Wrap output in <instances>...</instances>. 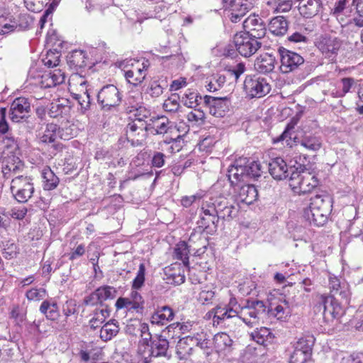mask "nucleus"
Returning <instances> with one entry per match:
<instances>
[{"label": "nucleus", "mask_w": 363, "mask_h": 363, "mask_svg": "<svg viewBox=\"0 0 363 363\" xmlns=\"http://www.w3.org/2000/svg\"><path fill=\"white\" fill-rule=\"evenodd\" d=\"M201 209V224L207 228L211 224L215 225L220 218H234L238 212L239 207L231 199L219 196L203 204Z\"/></svg>", "instance_id": "1"}, {"label": "nucleus", "mask_w": 363, "mask_h": 363, "mask_svg": "<svg viewBox=\"0 0 363 363\" xmlns=\"http://www.w3.org/2000/svg\"><path fill=\"white\" fill-rule=\"evenodd\" d=\"M237 317L250 328L259 325L266 311V306L262 301L248 300L243 306L237 304Z\"/></svg>", "instance_id": "2"}, {"label": "nucleus", "mask_w": 363, "mask_h": 363, "mask_svg": "<svg viewBox=\"0 0 363 363\" xmlns=\"http://www.w3.org/2000/svg\"><path fill=\"white\" fill-rule=\"evenodd\" d=\"M318 185L316 177L307 170L294 171L289 178V186L297 194L311 193Z\"/></svg>", "instance_id": "3"}, {"label": "nucleus", "mask_w": 363, "mask_h": 363, "mask_svg": "<svg viewBox=\"0 0 363 363\" xmlns=\"http://www.w3.org/2000/svg\"><path fill=\"white\" fill-rule=\"evenodd\" d=\"M10 191L13 197L19 203L27 202L35 191L33 179L29 176L12 179Z\"/></svg>", "instance_id": "4"}, {"label": "nucleus", "mask_w": 363, "mask_h": 363, "mask_svg": "<svg viewBox=\"0 0 363 363\" xmlns=\"http://www.w3.org/2000/svg\"><path fill=\"white\" fill-rule=\"evenodd\" d=\"M117 66L124 72V76L129 84L137 86L145 77L147 66L143 62L141 65L135 60H125L116 63Z\"/></svg>", "instance_id": "5"}, {"label": "nucleus", "mask_w": 363, "mask_h": 363, "mask_svg": "<svg viewBox=\"0 0 363 363\" xmlns=\"http://www.w3.org/2000/svg\"><path fill=\"white\" fill-rule=\"evenodd\" d=\"M244 90L250 99L262 98L269 93L271 85L264 77L248 75L244 81Z\"/></svg>", "instance_id": "6"}, {"label": "nucleus", "mask_w": 363, "mask_h": 363, "mask_svg": "<svg viewBox=\"0 0 363 363\" xmlns=\"http://www.w3.org/2000/svg\"><path fill=\"white\" fill-rule=\"evenodd\" d=\"M233 43L237 51L245 57L255 54L262 45L259 39L245 32L236 33L233 38Z\"/></svg>", "instance_id": "7"}, {"label": "nucleus", "mask_w": 363, "mask_h": 363, "mask_svg": "<svg viewBox=\"0 0 363 363\" xmlns=\"http://www.w3.org/2000/svg\"><path fill=\"white\" fill-rule=\"evenodd\" d=\"M252 0H223L228 18L233 23L239 22L253 7Z\"/></svg>", "instance_id": "8"}, {"label": "nucleus", "mask_w": 363, "mask_h": 363, "mask_svg": "<svg viewBox=\"0 0 363 363\" xmlns=\"http://www.w3.org/2000/svg\"><path fill=\"white\" fill-rule=\"evenodd\" d=\"M97 101L103 108L109 109L119 105L121 101V93L115 85L108 84L99 91Z\"/></svg>", "instance_id": "9"}, {"label": "nucleus", "mask_w": 363, "mask_h": 363, "mask_svg": "<svg viewBox=\"0 0 363 363\" xmlns=\"http://www.w3.org/2000/svg\"><path fill=\"white\" fill-rule=\"evenodd\" d=\"M279 52L281 60L280 70L282 73L293 72L304 62L303 57L295 52L280 48Z\"/></svg>", "instance_id": "10"}, {"label": "nucleus", "mask_w": 363, "mask_h": 363, "mask_svg": "<svg viewBox=\"0 0 363 363\" xmlns=\"http://www.w3.org/2000/svg\"><path fill=\"white\" fill-rule=\"evenodd\" d=\"M237 301L235 298H231L229 303L226 306L218 305L211 311H210L206 315L208 318L213 317V324H219L222 320L237 317Z\"/></svg>", "instance_id": "11"}, {"label": "nucleus", "mask_w": 363, "mask_h": 363, "mask_svg": "<svg viewBox=\"0 0 363 363\" xmlns=\"http://www.w3.org/2000/svg\"><path fill=\"white\" fill-rule=\"evenodd\" d=\"M315 45L326 58L334 60L337 55L341 43L336 38L320 36L317 39Z\"/></svg>", "instance_id": "12"}, {"label": "nucleus", "mask_w": 363, "mask_h": 363, "mask_svg": "<svg viewBox=\"0 0 363 363\" xmlns=\"http://www.w3.org/2000/svg\"><path fill=\"white\" fill-rule=\"evenodd\" d=\"M247 162L248 160L246 157L239 158L229 167L228 177L232 185L238 186L240 182H246Z\"/></svg>", "instance_id": "13"}, {"label": "nucleus", "mask_w": 363, "mask_h": 363, "mask_svg": "<svg viewBox=\"0 0 363 363\" xmlns=\"http://www.w3.org/2000/svg\"><path fill=\"white\" fill-rule=\"evenodd\" d=\"M204 102L208 107L209 113L218 118L223 117L229 110L230 101L227 97L205 96Z\"/></svg>", "instance_id": "14"}, {"label": "nucleus", "mask_w": 363, "mask_h": 363, "mask_svg": "<svg viewBox=\"0 0 363 363\" xmlns=\"http://www.w3.org/2000/svg\"><path fill=\"white\" fill-rule=\"evenodd\" d=\"M65 73L60 69L45 72L36 79L34 84L40 88H50L61 84L65 82Z\"/></svg>", "instance_id": "15"}, {"label": "nucleus", "mask_w": 363, "mask_h": 363, "mask_svg": "<svg viewBox=\"0 0 363 363\" xmlns=\"http://www.w3.org/2000/svg\"><path fill=\"white\" fill-rule=\"evenodd\" d=\"M116 290L113 286H103L98 288L85 299L86 305L94 306L102 303L108 299H112L116 296Z\"/></svg>", "instance_id": "16"}, {"label": "nucleus", "mask_w": 363, "mask_h": 363, "mask_svg": "<svg viewBox=\"0 0 363 363\" xmlns=\"http://www.w3.org/2000/svg\"><path fill=\"white\" fill-rule=\"evenodd\" d=\"M24 170L23 162L18 157H13L4 162L2 173L5 179H15L16 177H23L26 175L21 174Z\"/></svg>", "instance_id": "17"}, {"label": "nucleus", "mask_w": 363, "mask_h": 363, "mask_svg": "<svg viewBox=\"0 0 363 363\" xmlns=\"http://www.w3.org/2000/svg\"><path fill=\"white\" fill-rule=\"evenodd\" d=\"M243 26L250 35L260 39L266 33V28L263 21L257 16H250L243 23Z\"/></svg>", "instance_id": "18"}, {"label": "nucleus", "mask_w": 363, "mask_h": 363, "mask_svg": "<svg viewBox=\"0 0 363 363\" xmlns=\"http://www.w3.org/2000/svg\"><path fill=\"white\" fill-rule=\"evenodd\" d=\"M30 109V102L26 98L19 97L16 99L10 108L11 119L13 122H19L24 118Z\"/></svg>", "instance_id": "19"}, {"label": "nucleus", "mask_w": 363, "mask_h": 363, "mask_svg": "<svg viewBox=\"0 0 363 363\" xmlns=\"http://www.w3.org/2000/svg\"><path fill=\"white\" fill-rule=\"evenodd\" d=\"M38 138L40 143L48 144L55 143L58 138L67 140L61 133L60 128L55 123H48L44 129L38 133Z\"/></svg>", "instance_id": "20"}, {"label": "nucleus", "mask_w": 363, "mask_h": 363, "mask_svg": "<svg viewBox=\"0 0 363 363\" xmlns=\"http://www.w3.org/2000/svg\"><path fill=\"white\" fill-rule=\"evenodd\" d=\"M269 172L277 180L286 179L289 175V167L281 157L272 159L268 165Z\"/></svg>", "instance_id": "21"}, {"label": "nucleus", "mask_w": 363, "mask_h": 363, "mask_svg": "<svg viewBox=\"0 0 363 363\" xmlns=\"http://www.w3.org/2000/svg\"><path fill=\"white\" fill-rule=\"evenodd\" d=\"M149 128L154 134H165L173 128V123L164 116L152 117L148 124Z\"/></svg>", "instance_id": "22"}, {"label": "nucleus", "mask_w": 363, "mask_h": 363, "mask_svg": "<svg viewBox=\"0 0 363 363\" xmlns=\"http://www.w3.org/2000/svg\"><path fill=\"white\" fill-rule=\"evenodd\" d=\"M319 208L308 206L304 209L303 217L311 223L316 226L325 225L328 218L330 213L320 211Z\"/></svg>", "instance_id": "23"}, {"label": "nucleus", "mask_w": 363, "mask_h": 363, "mask_svg": "<svg viewBox=\"0 0 363 363\" xmlns=\"http://www.w3.org/2000/svg\"><path fill=\"white\" fill-rule=\"evenodd\" d=\"M258 192L254 185L245 184L239 187L236 193L238 202L250 205L257 199Z\"/></svg>", "instance_id": "24"}, {"label": "nucleus", "mask_w": 363, "mask_h": 363, "mask_svg": "<svg viewBox=\"0 0 363 363\" xmlns=\"http://www.w3.org/2000/svg\"><path fill=\"white\" fill-rule=\"evenodd\" d=\"M277 64L275 57L269 53L261 54L255 62V69L262 74L272 72Z\"/></svg>", "instance_id": "25"}, {"label": "nucleus", "mask_w": 363, "mask_h": 363, "mask_svg": "<svg viewBox=\"0 0 363 363\" xmlns=\"http://www.w3.org/2000/svg\"><path fill=\"white\" fill-rule=\"evenodd\" d=\"M316 309L323 311V318L326 322L333 321L334 320L333 296L321 295L316 305Z\"/></svg>", "instance_id": "26"}, {"label": "nucleus", "mask_w": 363, "mask_h": 363, "mask_svg": "<svg viewBox=\"0 0 363 363\" xmlns=\"http://www.w3.org/2000/svg\"><path fill=\"white\" fill-rule=\"evenodd\" d=\"M194 344L191 335L181 338L176 347V354L181 360H187L193 354Z\"/></svg>", "instance_id": "27"}, {"label": "nucleus", "mask_w": 363, "mask_h": 363, "mask_svg": "<svg viewBox=\"0 0 363 363\" xmlns=\"http://www.w3.org/2000/svg\"><path fill=\"white\" fill-rule=\"evenodd\" d=\"M309 206L319 208L324 213H331L333 199L328 194H317L311 199Z\"/></svg>", "instance_id": "28"}, {"label": "nucleus", "mask_w": 363, "mask_h": 363, "mask_svg": "<svg viewBox=\"0 0 363 363\" xmlns=\"http://www.w3.org/2000/svg\"><path fill=\"white\" fill-rule=\"evenodd\" d=\"M233 343V340L225 333H218L213 337L214 347L218 353L230 351Z\"/></svg>", "instance_id": "29"}, {"label": "nucleus", "mask_w": 363, "mask_h": 363, "mask_svg": "<svg viewBox=\"0 0 363 363\" xmlns=\"http://www.w3.org/2000/svg\"><path fill=\"white\" fill-rule=\"evenodd\" d=\"M174 316L173 310L169 306H162L151 316V323L156 325H164L171 321Z\"/></svg>", "instance_id": "30"}, {"label": "nucleus", "mask_w": 363, "mask_h": 363, "mask_svg": "<svg viewBox=\"0 0 363 363\" xmlns=\"http://www.w3.org/2000/svg\"><path fill=\"white\" fill-rule=\"evenodd\" d=\"M250 337L261 347L271 342L274 338V335L270 330L266 327L257 328L250 333Z\"/></svg>", "instance_id": "31"}, {"label": "nucleus", "mask_w": 363, "mask_h": 363, "mask_svg": "<svg viewBox=\"0 0 363 363\" xmlns=\"http://www.w3.org/2000/svg\"><path fill=\"white\" fill-rule=\"evenodd\" d=\"M329 285L330 289L334 295L338 294L342 298H344L346 301L347 300L350 296V291L347 284L344 282L341 283L340 279L336 277H330Z\"/></svg>", "instance_id": "32"}, {"label": "nucleus", "mask_w": 363, "mask_h": 363, "mask_svg": "<svg viewBox=\"0 0 363 363\" xmlns=\"http://www.w3.org/2000/svg\"><path fill=\"white\" fill-rule=\"evenodd\" d=\"M269 30L274 35H284L288 30V21L284 16L274 17L269 23Z\"/></svg>", "instance_id": "33"}, {"label": "nucleus", "mask_w": 363, "mask_h": 363, "mask_svg": "<svg viewBox=\"0 0 363 363\" xmlns=\"http://www.w3.org/2000/svg\"><path fill=\"white\" fill-rule=\"evenodd\" d=\"M40 311L44 314L48 319L54 320L59 317V308L57 303L53 300H45L40 306Z\"/></svg>", "instance_id": "34"}, {"label": "nucleus", "mask_w": 363, "mask_h": 363, "mask_svg": "<svg viewBox=\"0 0 363 363\" xmlns=\"http://www.w3.org/2000/svg\"><path fill=\"white\" fill-rule=\"evenodd\" d=\"M191 338L194 346L201 348L207 356L211 354L210 340L202 330L194 333Z\"/></svg>", "instance_id": "35"}, {"label": "nucleus", "mask_w": 363, "mask_h": 363, "mask_svg": "<svg viewBox=\"0 0 363 363\" xmlns=\"http://www.w3.org/2000/svg\"><path fill=\"white\" fill-rule=\"evenodd\" d=\"M108 316L109 311L108 310L107 306L101 305L100 308L95 310L92 315V318L89 320L91 328L94 329L99 328Z\"/></svg>", "instance_id": "36"}, {"label": "nucleus", "mask_w": 363, "mask_h": 363, "mask_svg": "<svg viewBox=\"0 0 363 363\" xmlns=\"http://www.w3.org/2000/svg\"><path fill=\"white\" fill-rule=\"evenodd\" d=\"M87 57L86 53L81 50L72 51L67 57V62L69 66L75 69L82 68L86 66Z\"/></svg>", "instance_id": "37"}, {"label": "nucleus", "mask_w": 363, "mask_h": 363, "mask_svg": "<svg viewBox=\"0 0 363 363\" xmlns=\"http://www.w3.org/2000/svg\"><path fill=\"white\" fill-rule=\"evenodd\" d=\"M42 176L44 190L51 191L57 186L60 182L59 178L50 167H45L43 169Z\"/></svg>", "instance_id": "38"}, {"label": "nucleus", "mask_w": 363, "mask_h": 363, "mask_svg": "<svg viewBox=\"0 0 363 363\" xmlns=\"http://www.w3.org/2000/svg\"><path fill=\"white\" fill-rule=\"evenodd\" d=\"M320 8L319 0H308L306 4L299 6V13L305 18H311L318 14Z\"/></svg>", "instance_id": "39"}, {"label": "nucleus", "mask_w": 363, "mask_h": 363, "mask_svg": "<svg viewBox=\"0 0 363 363\" xmlns=\"http://www.w3.org/2000/svg\"><path fill=\"white\" fill-rule=\"evenodd\" d=\"M117 321L111 320L104 324L100 331V337L104 341H108L115 337L119 331V326Z\"/></svg>", "instance_id": "40"}, {"label": "nucleus", "mask_w": 363, "mask_h": 363, "mask_svg": "<svg viewBox=\"0 0 363 363\" xmlns=\"http://www.w3.org/2000/svg\"><path fill=\"white\" fill-rule=\"evenodd\" d=\"M300 145L311 151H318L322 146V139L315 135H305L301 140Z\"/></svg>", "instance_id": "41"}, {"label": "nucleus", "mask_w": 363, "mask_h": 363, "mask_svg": "<svg viewBox=\"0 0 363 363\" xmlns=\"http://www.w3.org/2000/svg\"><path fill=\"white\" fill-rule=\"evenodd\" d=\"M169 347V342L167 339L160 337L152 344L150 349V355L155 357L159 356H165Z\"/></svg>", "instance_id": "42"}, {"label": "nucleus", "mask_w": 363, "mask_h": 363, "mask_svg": "<svg viewBox=\"0 0 363 363\" xmlns=\"http://www.w3.org/2000/svg\"><path fill=\"white\" fill-rule=\"evenodd\" d=\"M214 296L215 291L213 285H205L201 288L197 300L203 305H210L212 303Z\"/></svg>", "instance_id": "43"}, {"label": "nucleus", "mask_w": 363, "mask_h": 363, "mask_svg": "<svg viewBox=\"0 0 363 363\" xmlns=\"http://www.w3.org/2000/svg\"><path fill=\"white\" fill-rule=\"evenodd\" d=\"M115 306L117 311L126 309L127 311L142 313L143 308L140 306L137 307L129 297H120L117 299Z\"/></svg>", "instance_id": "44"}, {"label": "nucleus", "mask_w": 363, "mask_h": 363, "mask_svg": "<svg viewBox=\"0 0 363 363\" xmlns=\"http://www.w3.org/2000/svg\"><path fill=\"white\" fill-rule=\"evenodd\" d=\"M18 26L13 16L2 14L0 16V35H4L13 31Z\"/></svg>", "instance_id": "45"}, {"label": "nucleus", "mask_w": 363, "mask_h": 363, "mask_svg": "<svg viewBox=\"0 0 363 363\" xmlns=\"http://www.w3.org/2000/svg\"><path fill=\"white\" fill-rule=\"evenodd\" d=\"M164 10V6H157L155 7V11H149L141 14H138L137 21L142 23L143 21L146 19L164 18L167 13V11Z\"/></svg>", "instance_id": "46"}, {"label": "nucleus", "mask_w": 363, "mask_h": 363, "mask_svg": "<svg viewBox=\"0 0 363 363\" xmlns=\"http://www.w3.org/2000/svg\"><path fill=\"white\" fill-rule=\"evenodd\" d=\"M189 254L187 244L184 241L179 242L177 244L174 249V257L177 259L182 260L185 267L189 265Z\"/></svg>", "instance_id": "47"}, {"label": "nucleus", "mask_w": 363, "mask_h": 363, "mask_svg": "<svg viewBox=\"0 0 363 363\" xmlns=\"http://www.w3.org/2000/svg\"><path fill=\"white\" fill-rule=\"evenodd\" d=\"M86 82L84 79H81L79 83L80 87H82V94H76L75 99L78 101V103L81 106L82 109H87L89 107L91 100L89 90L86 88L83 90L84 86L86 85Z\"/></svg>", "instance_id": "48"}, {"label": "nucleus", "mask_w": 363, "mask_h": 363, "mask_svg": "<svg viewBox=\"0 0 363 363\" xmlns=\"http://www.w3.org/2000/svg\"><path fill=\"white\" fill-rule=\"evenodd\" d=\"M246 182L250 178H257L261 176L262 167L259 162L256 161L250 162L246 164Z\"/></svg>", "instance_id": "49"}, {"label": "nucleus", "mask_w": 363, "mask_h": 363, "mask_svg": "<svg viewBox=\"0 0 363 363\" xmlns=\"http://www.w3.org/2000/svg\"><path fill=\"white\" fill-rule=\"evenodd\" d=\"M167 86V82L164 81H153L150 84L146 91L152 97L157 98L162 94L164 89Z\"/></svg>", "instance_id": "50"}, {"label": "nucleus", "mask_w": 363, "mask_h": 363, "mask_svg": "<svg viewBox=\"0 0 363 363\" xmlns=\"http://www.w3.org/2000/svg\"><path fill=\"white\" fill-rule=\"evenodd\" d=\"M294 126L291 124H288L284 132L278 137L273 139L274 144L279 142H284L286 145L292 147L294 141L292 140L291 132Z\"/></svg>", "instance_id": "51"}, {"label": "nucleus", "mask_w": 363, "mask_h": 363, "mask_svg": "<svg viewBox=\"0 0 363 363\" xmlns=\"http://www.w3.org/2000/svg\"><path fill=\"white\" fill-rule=\"evenodd\" d=\"M312 346H313V340L312 338H306L302 337L300 338L294 346V350H298L299 352H303V354H308V356H311L312 352Z\"/></svg>", "instance_id": "52"}, {"label": "nucleus", "mask_w": 363, "mask_h": 363, "mask_svg": "<svg viewBox=\"0 0 363 363\" xmlns=\"http://www.w3.org/2000/svg\"><path fill=\"white\" fill-rule=\"evenodd\" d=\"M225 82V77L222 74L213 75L206 84V89L209 91H216L220 89Z\"/></svg>", "instance_id": "53"}, {"label": "nucleus", "mask_w": 363, "mask_h": 363, "mask_svg": "<svg viewBox=\"0 0 363 363\" xmlns=\"http://www.w3.org/2000/svg\"><path fill=\"white\" fill-rule=\"evenodd\" d=\"M189 111L186 115V118L192 125H201L204 122L205 113L199 108H195Z\"/></svg>", "instance_id": "54"}, {"label": "nucleus", "mask_w": 363, "mask_h": 363, "mask_svg": "<svg viewBox=\"0 0 363 363\" xmlns=\"http://www.w3.org/2000/svg\"><path fill=\"white\" fill-rule=\"evenodd\" d=\"M47 295V291L44 288L34 287L26 292V297L31 301H40Z\"/></svg>", "instance_id": "55"}, {"label": "nucleus", "mask_w": 363, "mask_h": 363, "mask_svg": "<svg viewBox=\"0 0 363 363\" xmlns=\"http://www.w3.org/2000/svg\"><path fill=\"white\" fill-rule=\"evenodd\" d=\"M268 4L272 5L276 13L288 12L293 5L291 0H275L274 2L269 1Z\"/></svg>", "instance_id": "56"}, {"label": "nucleus", "mask_w": 363, "mask_h": 363, "mask_svg": "<svg viewBox=\"0 0 363 363\" xmlns=\"http://www.w3.org/2000/svg\"><path fill=\"white\" fill-rule=\"evenodd\" d=\"M197 324H194L192 322L187 321L184 323H176L170 325L167 329L168 331H170V329L177 330L180 331L182 334H185L191 331H196V327Z\"/></svg>", "instance_id": "57"}, {"label": "nucleus", "mask_w": 363, "mask_h": 363, "mask_svg": "<svg viewBox=\"0 0 363 363\" xmlns=\"http://www.w3.org/2000/svg\"><path fill=\"white\" fill-rule=\"evenodd\" d=\"M180 108L179 97L176 94H172L168 97L163 103V108L167 112H175Z\"/></svg>", "instance_id": "58"}, {"label": "nucleus", "mask_w": 363, "mask_h": 363, "mask_svg": "<svg viewBox=\"0 0 363 363\" xmlns=\"http://www.w3.org/2000/svg\"><path fill=\"white\" fill-rule=\"evenodd\" d=\"M112 3V0H89L86 5V8L89 11L95 9L102 10L108 7Z\"/></svg>", "instance_id": "59"}, {"label": "nucleus", "mask_w": 363, "mask_h": 363, "mask_svg": "<svg viewBox=\"0 0 363 363\" xmlns=\"http://www.w3.org/2000/svg\"><path fill=\"white\" fill-rule=\"evenodd\" d=\"M145 267L144 264H140L135 278L133 281L132 287L133 289H140L145 282Z\"/></svg>", "instance_id": "60"}, {"label": "nucleus", "mask_w": 363, "mask_h": 363, "mask_svg": "<svg viewBox=\"0 0 363 363\" xmlns=\"http://www.w3.org/2000/svg\"><path fill=\"white\" fill-rule=\"evenodd\" d=\"M185 97H183L184 103L186 106L188 108H196L198 106V98L199 96L196 93L193 91H189L184 94ZM199 99H201V97L199 96Z\"/></svg>", "instance_id": "61"}, {"label": "nucleus", "mask_w": 363, "mask_h": 363, "mask_svg": "<svg viewBox=\"0 0 363 363\" xmlns=\"http://www.w3.org/2000/svg\"><path fill=\"white\" fill-rule=\"evenodd\" d=\"M144 129L143 126H138L135 121L128 123L126 130L128 138L133 140L135 136L139 135L140 133H143Z\"/></svg>", "instance_id": "62"}, {"label": "nucleus", "mask_w": 363, "mask_h": 363, "mask_svg": "<svg viewBox=\"0 0 363 363\" xmlns=\"http://www.w3.org/2000/svg\"><path fill=\"white\" fill-rule=\"evenodd\" d=\"M45 42L50 47L60 46L62 44V40L59 38L55 30H50L48 32Z\"/></svg>", "instance_id": "63"}, {"label": "nucleus", "mask_w": 363, "mask_h": 363, "mask_svg": "<svg viewBox=\"0 0 363 363\" xmlns=\"http://www.w3.org/2000/svg\"><path fill=\"white\" fill-rule=\"evenodd\" d=\"M310 358L311 357L308 356V354H303V352L294 350V352L290 357V362L306 363Z\"/></svg>", "instance_id": "64"}]
</instances>
